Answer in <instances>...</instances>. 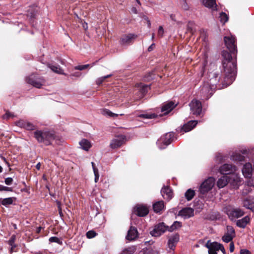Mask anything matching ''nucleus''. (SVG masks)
<instances>
[{"label":"nucleus","instance_id":"3c124183","mask_svg":"<svg viewBox=\"0 0 254 254\" xmlns=\"http://www.w3.org/2000/svg\"><path fill=\"white\" fill-rule=\"evenodd\" d=\"M193 128H179V132L183 134L184 132H187L190 131ZM177 131H179L177 130Z\"/></svg>","mask_w":254,"mask_h":254},{"label":"nucleus","instance_id":"680f3d73","mask_svg":"<svg viewBox=\"0 0 254 254\" xmlns=\"http://www.w3.org/2000/svg\"><path fill=\"white\" fill-rule=\"evenodd\" d=\"M0 158L5 163V164H6L7 165V166L9 167V164L6 161L5 158L3 157V156H0Z\"/></svg>","mask_w":254,"mask_h":254},{"label":"nucleus","instance_id":"a18cd8bd","mask_svg":"<svg viewBox=\"0 0 254 254\" xmlns=\"http://www.w3.org/2000/svg\"><path fill=\"white\" fill-rule=\"evenodd\" d=\"M15 240V236L12 235L8 241V244L10 246H11V250L13 249V248L15 247V245H14Z\"/></svg>","mask_w":254,"mask_h":254},{"label":"nucleus","instance_id":"f704fd0d","mask_svg":"<svg viewBox=\"0 0 254 254\" xmlns=\"http://www.w3.org/2000/svg\"><path fill=\"white\" fill-rule=\"evenodd\" d=\"M162 136L163 137H165V141L166 142H168L169 144H170L174 138V134L173 132H167Z\"/></svg>","mask_w":254,"mask_h":254},{"label":"nucleus","instance_id":"de8ad7c7","mask_svg":"<svg viewBox=\"0 0 254 254\" xmlns=\"http://www.w3.org/2000/svg\"><path fill=\"white\" fill-rule=\"evenodd\" d=\"M0 191H12V189L10 187L0 185Z\"/></svg>","mask_w":254,"mask_h":254},{"label":"nucleus","instance_id":"aec40b11","mask_svg":"<svg viewBox=\"0 0 254 254\" xmlns=\"http://www.w3.org/2000/svg\"><path fill=\"white\" fill-rule=\"evenodd\" d=\"M179 241V235L174 234L170 236L168 238V246L171 250H173Z\"/></svg>","mask_w":254,"mask_h":254},{"label":"nucleus","instance_id":"4be33fe9","mask_svg":"<svg viewBox=\"0 0 254 254\" xmlns=\"http://www.w3.org/2000/svg\"><path fill=\"white\" fill-rule=\"evenodd\" d=\"M161 193L163 198L167 200H170L173 197V192L168 187H164L161 190Z\"/></svg>","mask_w":254,"mask_h":254},{"label":"nucleus","instance_id":"e433bc0d","mask_svg":"<svg viewBox=\"0 0 254 254\" xmlns=\"http://www.w3.org/2000/svg\"><path fill=\"white\" fill-rule=\"evenodd\" d=\"M50 68L55 72L63 74V70L60 67L59 65H51Z\"/></svg>","mask_w":254,"mask_h":254},{"label":"nucleus","instance_id":"b1692460","mask_svg":"<svg viewBox=\"0 0 254 254\" xmlns=\"http://www.w3.org/2000/svg\"><path fill=\"white\" fill-rule=\"evenodd\" d=\"M136 209L137 214L139 216L143 217L149 212L148 208L144 205H138Z\"/></svg>","mask_w":254,"mask_h":254},{"label":"nucleus","instance_id":"c85d7f7f","mask_svg":"<svg viewBox=\"0 0 254 254\" xmlns=\"http://www.w3.org/2000/svg\"><path fill=\"white\" fill-rule=\"evenodd\" d=\"M165 137H163V136H161V137L157 140V145L158 148L160 149H163L165 148L169 144L168 142H166L165 141Z\"/></svg>","mask_w":254,"mask_h":254},{"label":"nucleus","instance_id":"6e6d98bb","mask_svg":"<svg viewBox=\"0 0 254 254\" xmlns=\"http://www.w3.org/2000/svg\"><path fill=\"white\" fill-rule=\"evenodd\" d=\"M252 204H250L247 200H245L243 202V206L248 208V209H252V207L251 206Z\"/></svg>","mask_w":254,"mask_h":254},{"label":"nucleus","instance_id":"f03ea898","mask_svg":"<svg viewBox=\"0 0 254 254\" xmlns=\"http://www.w3.org/2000/svg\"><path fill=\"white\" fill-rule=\"evenodd\" d=\"M177 104L173 101H169L164 103L161 107L160 114L157 115L152 113H146L141 114L138 116L147 119H156L158 116L161 117L164 115H166L169 114L174 108L176 107Z\"/></svg>","mask_w":254,"mask_h":254},{"label":"nucleus","instance_id":"4c0bfd02","mask_svg":"<svg viewBox=\"0 0 254 254\" xmlns=\"http://www.w3.org/2000/svg\"><path fill=\"white\" fill-rule=\"evenodd\" d=\"M135 249L133 247H128L122 251L120 254H132L135 252Z\"/></svg>","mask_w":254,"mask_h":254},{"label":"nucleus","instance_id":"f3484780","mask_svg":"<svg viewBox=\"0 0 254 254\" xmlns=\"http://www.w3.org/2000/svg\"><path fill=\"white\" fill-rule=\"evenodd\" d=\"M235 236V230L233 227L228 226L227 227V232L222 237V240L226 243L231 242Z\"/></svg>","mask_w":254,"mask_h":254},{"label":"nucleus","instance_id":"052dcab7","mask_svg":"<svg viewBox=\"0 0 254 254\" xmlns=\"http://www.w3.org/2000/svg\"><path fill=\"white\" fill-rule=\"evenodd\" d=\"M155 47V44L154 43L152 44L148 48V51L151 52L152 51Z\"/></svg>","mask_w":254,"mask_h":254},{"label":"nucleus","instance_id":"f257e3e1","mask_svg":"<svg viewBox=\"0 0 254 254\" xmlns=\"http://www.w3.org/2000/svg\"><path fill=\"white\" fill-rule=\"evenodd\" d=\"M223 61V66L225 72V81L229 84L235 80L237 73V64L236 59L233 60L231 54L227 51L222 52Z\"/></svg>","mask_w":254,"mask_h":254},{"label":"nucleus","instance_id":"a878e982","mask_svg":"<svg viewBox=\"0 0 254 254\" xmlns=\"http://www.w3.org/2000/svg\"><path fill=\"white\" fill-rule=\"evenodd\" d=\"M136 87L140 92V98L143 97L146 93L148 92V90L149 88V86L143 84L142 83L138 84Z\"/></svg>","mask_w":254,"mask_h":254},{"label":"nucleus","instance_id":"2f4dec72","mask_svg":"<svg viewBox=\"0 0 254 254\" xmlns=\"http://www.w3.org/2000/svg\"><path fill=\"white\" fill-rule=\"evenodd\" d=\"M16 126L18 127H28L31 126V124L24 119H20L15 123Z\"/></svg>","mask_w":254,"mask_h":254},{"label":"nucleus","instance_id":"4d7b16f0","mask_svg":"<svg viewBox=\"0 0 254 254\" xmlns=\"http://www.w3.org/2000/svg\"><path fill=\"white\" fill-rule=\"evenodd\" d=\"M240 254H251V253L248 250L242 249L240 251Z\"/></svg>","mask_w":254,"mask_h":254},{"label":"nucleus","instance_id":"79ce46f5","mask_svg":"<svg viewBox=\"0 0 254 254\" xmlns=\"http://www.w3.org/2000/svg\"><path fill=\"white\" fill-rule=\"evenodd\" d=\"M49 241L51 243H56L60 245H62V241L60 239L57 237H52L50 238Z\"/></svg>","mask_w":254,"mask_h":254},{"label":"nucleus","instance_id":"6ab92c4d","mask_svg":"<svg viewBox=\"0 0 254 254\" xmlns=\"http://www.w3.org/2000/svg\"><path fill=\"white\" fill-rule=\"evenodd\" d=\"M178 215L184 219H188L194 215V209L190 207L184 208L179 212Z\"/></svg>","mask_w":254,"mask_h":254},{"label":"nucleus","instance_id":"6e6552de","mask_svg":"<svg viewBox=\"0 0 254 254\" xmlns=\"http://www.w3.org/2000/svg\"><path fill=\"white\" fill-rule=\"evenodd\" d=\"M214 91L215 90L212 89L208 83L204 82L203 85L200 87L199 94L203 99L207 100L212 95Z\"/></svg>","mask_w":254,"mask_h":254},{"label":"nucleus","instance_id":"412c9836","mask_svg":"<svg viewBox=\"0 0 254 254\" xmlns=\"http://www.w3.org/2000/svg\"><path fill=\"white\" fill-rule=\"evenodd\" d=\"M253 167L250 163H246L242 169V173L245 178H250L252 175Z\"/></svg>","mask_w":254,"mask_h":254},{"label":"nucleus","instance_id":"39448f33","mask_svg":"<svg viewBox=\"0 0 254 254\" xmlns=\"http://www.w3.org/2000/svg\"><path fill=\"white\" fill-rule=\"evenodd\" d=\"M225 211L229 217L232 219L239 218L245 214L244 211L240 208H233L230 205L225 207Z\"/></svg>","mask_w":254,"mask_h":254},{"label":"nucleus","instance_id":"e2e57ef3","mask_svg":"<svg viewBox=\"0 0 254 254\" xmlns=\"http://www.w3.org/2000/svg\"><path fill=\"white\" fill-rule=\"evenodd\" d=\"M219 250H220L224 254H225V249L222 245H221V247L220 249H219Z\"/></svg>","mask_w":254,"mask_h":254},{"label":"nucleus","instance_id":"1a4fd4ad","mask_svg":"<svg viewBox=\"0 0 254 254\" xmlns=\"http://www.w3.org/2000/svg\"><path fill=\"white\" fill-rule=\"evenodd\" d=\"M168 230V226H166L164 223H160L155 225L153 230L150 233L153 237H159Z\"/></svg>","mask_w":254,"mask_h":254},{"label":"nucleus","instance_id":"338daca9","mask_svg":"<svg viewBox=\"0 0 254 254\" xmlns=\"http://www.w3.org/2000/svg\"><path fill=\"white\" fill-rule=\"evenodd\" d=\"M80 73L79 72H75L74 73H72L71 74L72 76H79L80 75Z\"/></svg>","mask_w":254,"mask_h":254},{"label":"nucleus","instance_id":"f8f14e48","mask_svg":"<svg viewBox=\"0 0 254 254\" xmlns=\"http://www.w3.org/2000/svg\"><path fill=\"white\" fill-rule=\"evenodd\" d=\"M137 37V35L134 34L129 33L123 35L121 38L120 44L123 46L129 45L131 44Z\"/></svg>","mask_w":254,"mask_h":254},{"label":"nucleus","instance_id":"c03bdc74","mask_svg":"<svg viewBox=\"0 0 254 254\" xmlns=\"http://www.w3.org/2000/svg\"><path fill=\"white\" fill-rule=\"evenodd\" d=\"M180 4L182 8L184 10H188L189 6L186 2V0H180Z\"/></svg>","mask_w":254,"mask_h":254},{"label":"nucleus","instance_id":"423d86ee","mask_svg":"<svg viewBox=\"0 0 254 254\" xmlns=\"http://www.w3.org/2000/svg\"><path fill=\"white\" fill-rule=\"evenodd\" d=\"M215 184V179L210 177L204 181L199 188V191L201 194H205L210 190Z\"/></svg>","mask_w":254,"mask_h":254},{"label":"nucleus","instance_id":"603ef678","mask_svg":"<svg viewBox=\"0 0 254 254\" xmlns=\"http://www.w3.org/2000/svg\"><path fill=\"white\" fill-rule=\"evenodd\" d=\"M164 32L163 27L161 26H159L158 30V36L160 37H162L163 36Z\"/></svg>","mask_w":254,"mask_h":254},{"label":"nucleus","instance_id":"58836bf2","mask_svg":"<svg viewBox=\"0 0 254 254\" xmlns=\"http://www.w3.org/2000/svg\"><path fill=\"white\" fill-rule=\"evenodd\" d=\"M197 124V121L191 120L189 121L187 124H184L182 127H195Z\"/></svg>","mask_w":254,"mask_h":254},{"label":"nucleus","instance_id":"4468645a","mask_svg":"<svg viewBox=\"0 0 254 254\" xmlns=\"http://www.w3.org/2000/svg\"><path fill=\"white\" fill-rule=\"evenodd\" d=\"M205 247L208 249L209 254H216V251H218L221 247V244L217 242H211L210 240L208 241Z\"/></svg>","mask_w":254,"mask_h":254},{"label":"nucleus","instance_id":"ea45409f","mask_svg":"<svg viewBox=\"0 0 254 254\" xmlns=\"http://www.w3.org/2000/svg\"><path fill=\"white\" fill-rule=\"evenodd\" d=\"M95 64V63H93L91 64H87L85 65H79L74 67V69L76 70H83L88 67H92Z\"/></svg>","mask_w":254,"mask_h":254},{"label":"nucleus","instance_id":"dca6fc26","mask_svg":"<svg viewBox=\"0 0 254 254\" xmlns=\"http://www.w3.org/2000/svg\"><path fill=\"white\" fill-rule=\"evenodd\" d=\"M208 81H206V83H208L209 86L212 88L214 90H215L217 88V84L219 81L220 77L219 74L217 73H211L209 75Z\"/></svg>","mask_w":254,"mask_h":254},{"label":"nucleus","instance_id":"0e129e2a","mask_svg":"<svg viewBox=\"0 0 254 254\" xmlns=\"http://www.w3.org/2000/svg\"><path fill=\"white\" fill-rule=\"evenodd\" d=\"M131 11L133 13H135V14H137V9L135 8V7H132V9H131Z\"/></svg>","mask_w":254,"mask_h":254},{"label":"nucleus","instance_id":"5701e85b","mask_svg":"<svg viewBox=\"0 0 254 254\" xmlns=\"http://www.w3.org/2000/svg\"><path fill=\"white\" fill-rule=\"evenodd\" d=\"M202 4L206 7L212 10L217 9V4L215 0H201Z\"/></svg>","mask_w":254,"mask_h":254},{"label":"nucleus","instance_id":"20e7f679","mask_svg":"<svg viewBox=\"0 0 254 254\" xmlns=\"http://www.w3.org/2000/svg\"><path fill=\"white\" fill-rule=\"evenodd\" d=\"M34 135L38 142H43L46 145H49L53 138V134L47 131L37 130L35 132Z\"/></svg>","mask_w":254,"mask_h":254},{"label":"nucleus","instance_id":"cd10ccee","mask_svg":"<svg viewBox=\"0 0 254 254\" xmlns=\"http://www.w3.org/2000/svg\"><path fill=\"white\" fill-rule=\"evenodd\" d=\"M101 114L103 116H106L107 117H111V118H117L119 115L120 116L123 115V114H117L114 113L112 112L111 111H110L109 110L107 109H104L102 110Z\"/></svg>","mask_w":254,"mask_h":254},{"label":"nucleus","instance_id":"69168bd1","mask_svg":"<svg viewBox=\"0 0 254 254\" xmlns=\"http://www.w3.org/2000/svg\"><path fill=\"white\" fill-rule=\"evenodd\" d=\"M145 19L147 21V23H148V26L149 27H150V25H151V23H150V20H149L148 18L147 17H145Z\"/></svg>","mask_w":254,"mask_h":254},{"label":"nucleus","instance_id":"393cba45","mask_svg":"<svg viewBox=\"0 0 254 254\" xmlns=\"http://www.w3.org/2000/svg\"><path fill=\"white\" fill-rule=\"evenodd\" d=\"M250 218L249 216H246L241 219H239L237 221L236 225L240 228H244L250 222Z\"/></svg>","mask_w":254,"mask_h":254},{"label":"nucleus","instance_id":"7c9ffc66","mask_svg":"<svg viewBox=\"0 0 254 254\" xmlns=\"http://www.w3.org/2000/svg\"><path fill=\"white\" fill-rule=\"evenodd\" d=\"M15 198L14 197H7L5 198H0V203L5 206L12 204Z\"/></svg>","mask_w":254,"mask_h":254},{"label":"nucleus","instance_id":"7ed1b4c3","mask_svg":"<svg viewBox=\"0 0 254 254\" xmlns=\"http://www.w3.org/2000/svg\"><path fill=\"white\" fill-rule=\"evenodd\" d=\"M239 181V178L234 174H231L229 176L224 175L218 179L217 182V186L219 188H223L229 183L231 184H237Z\"/></svg>","mask_w":254,"mask_h":254},{"label":"nucleus","instance_id":"37998d69","mask_svg":"<svg viewBox=\"0 0 254 254\" xmlns=\"http://www.w3.org/2000/svg\"><path fill=\"white\" fill-rule=\"evenodd\" d=\"M112 75V74H109L98 78L96 80V83L98 85L101 84L106 78L111 77Z\"/></svg>","mask_w":254,"mask_h":254},{"label":"nucleus","instance_id":"9b49d317","mask_svg":"<svg viewBox=\"0 0 254 254\" xmlns=\"http://www.w3.org/2000/svg\"><path fill=\"white\" fill-rule=\"evenodd\" d=\"M189 105L193 114L195 115H200L202 112V104L199 101L193 99L191 101Z\"/></svg>","mask_w":254,"mask_h":254},{"label":"nucleus","instance_id":"bb28decb","mask_svg":"<svg viewBox=\"0 0 254 254\" xmlns=\"http://www.w3.org/2000/svg\"><path fill=\"white\" fill-rule=\"evenodd\" d=\"M137 231L136 228L130 227L127 236V239L128 240H133L137 237Z\"/></svg>","mask_w":254,"mask_h":254},{"label":"nucleus","instance_id":"72a5a7b5","mask_svg":"<svg viewBox=\"0 0 254 254\" xmlns=\"http://www.w3.org/2000/svg\"><path fill=\"white\" fill-rule=\"evenodd\" d=\"M195 194V192L193 190L190 189L187 190L185 194V197L186 199L190 201L194 197Z\"/></svg>","mask_w":254,"mask_h":254},{"label":"nucleus","instance_id":"ddd939ff","mask_svg":"<svg viewBox=\"0 0 254 254\" xmlns=\"http://www.w3.org/2000/svg\"><path fill=\"white\" fill-rule=\"evenodd\" d=\"M241 154L239 151H235L231 155V159L234 161L242 162L245 160V156L248 153V150L246 149H243L241 150Z\"/></svg>","mask_w":254,"mask_h":254},{"label":"nucleus","instance_id":"49530a36","mask_svg":"<svg viewBox=\"0 0 254 254\" xmlns=\"http://www.w3.org/2000/svg\"><path fill=\"white\" fill-rule=\"evenodd\" d=\"M96 236V233L94 231H89L86 233V236L89 239L93 238Z\"/></svg>","mask_w":254,"mask_h":254},{"label":"nucleus","instance_id":"9d476101","mask_svg":"<svg viewBox=\"0 0 254 254\" xmlns=\"http://www.w3.org/2000/svg\"><path fill=\"white\" fill-rule=\"evenodd\" d=\"M224 42L227 48L232 53L235 54L237 52V47L235 45V38L234 36H225Z\"/></svg>","mask_w":254,"mask_h":254},{"label":"nucleus","instance_id":"774afa93","mask_svg":"<svg viewBox=\"0 0 254 254\" xmlns=\"http://www.w3.org/2000/svg\"><path fill=\"white\" fill-rule=\"evenodd\" d=\"M40 167H41V164H40V163H38V164H37V165L36 166V169H38V170H39L40 169Z\"/></svg>","mask_w":254,"mask_h":254},{"label":"nucleus","instance_id":"8fccbe9b","mask_svg":"<svg viewBox=\"0 0 254 254\" xmlns=\"http://www.w3.org/2000/svg\"><path fill=\"white\" fill-rule=\"evenodd\" d=\"M13 114L9 112H6L5 114L3 115V118L4 119H8L10 118H13Z\"/></svg>","mask_w":254,"mask_h":254},{"label":"nucleus","instance_id":"0eeeda50","mask_svg":"<svg viewBox=\"0 0 254 254\" xmlns=\"http://www.w3.org/2000/svg\"><path fill=\"white\" fill-rule=\"evenodd\" d=\"M26 82L33 86L40 88L44 84L45 80L41 76L36 74H31L26 78Z\"/></svg>","mask_w":254,"mask_h":254},{"label":"nucleus","instance_id":"c756f323","mask_svg":"<svg viewBox=\"0 0 254 254\" xmlns=\"http://www.w3.org/2000/svg\"><path fill=\"white\" fill-rule=\"evenodd\" d=\"M164 207V202L159 201L155 203L153 205V208L155 212L158 213L162 211Z\"/></svg>","mask_w":254,"mask_h":254},{"label":"nucleus","instance_id":"2eb2a0df","mask_svg":"<svg viewBox=\"0 0 254 254\" xmlns=\"http://www.w3.org/2000/svg\"><path fill=\"white\" fill-rule=\"evenodd\" d=\"M126 141V137L124 135L116 136L112 140L110 143V147L112 149H116L121 147Z\"/></svg>","mask_w":254,"mask_h":254},{"label":"nucleus","instance_id":"473e14b6","mask_svg":"<svg viewBox=\"0 0 254 254\" xmlns=\"http://www.w3.org/2000/svg\"><path fill=\"white\" fill-rule=\"evenodd\" d=\"M80 145L81 146V148L85 150H88V149L91 147V144L89 141H88L86 139H82L80 142H79Z\"/></svg>","mask_w":254,"mask_h":254},{"label":"nucleus","instance_id":"13d9d810","mask_svg":"<svg viewBox=\"0 0 254 254\" xmlns=\"http://www.w3.org/2000/svg\"><path fill=\"white\" fill-rule=\"evenodd\" d=\"M234 249H235L234 244L233 242H232L230 244V251L231 252H233L234 251Z\"/></svg>","mask_w":254,"mask_h":254},{"label":"nucleus","instance_id":"a19ab883","mask_svg":"<svg viewBox=\"0 0 254 254\" xmlns=\"http://www.w3.org/2000/svg\"><path fill=\"white\" fill-rule=\"evenodd\" d=\"M219 18L221 22L223 24L228 20V16L225 12H222L220 14Z\"/></svg>","mask_w":254,"mask_h":254},{"label":"nucleus","instance_id":"09e8293b","mask_svg":"<svg viewBox=\"0 0 254 254\" xmlns=\"http://www.w3.org/2000/svg\"><path fill=\"white\" fill-rule=\"evenodd\" d=\"M216 161L217 162H221L223 160V157L220 153H218L215 157Z\"/></svg>","mask_w":254,"mask_h":254},{"label":"nucleus","instance_id":"a211bd4d","mask_svg":"<svg viewBox=\"0 0 254 254\" xmlns=\"http://www.w3.org/2000/svg\"><path fill=\"white\" fill-rule=\"evenodd\" d=\"M236 171V167L229 164H225L219 168L221 174L227 175L233 173Z\"/></svg>","mask_w":254,"mask_h":254},{"label":"nucleus","instance_id":"c9c22d12","mask_svg":"<svg viewBox=\"0 0 254 254\" xmlns=\"http://www.w3.org/2000/svg\"><path fill=\"white\" fill-rule=\"evenodd\" d=\"M182 224L179 221H175L174 223L170 227H168V231L173 232L179 228L181 227Z\"/></svg>","mask_w":254,"mask_h":254},{"label":"nucleus","instance_id":"5fc2aeb1","mask_svg":"<svg viewBox=\"0 0 254 254\" xmlns=\"http://www.w3.org/2000/svg\"><path fill=\"white\" fill-rule=\"evenodd\" d=\"M13 182V179L12 178H6L5 179L4 183L7 185H10Z\"/></svg>","mask_w":254,"mask_h":254},{"label":"nucleus","instance_id":"bf43d9fd","mask_svg":"<svg viewBox=\"0 0 254 254\" xmlns=\"http://www.w3.org/2000/svg\"><path fill=\"white\" fill-rule=\"evenodd\" d=\"M82 25L83 28L85 31H87V30L88 29L87 23L86 22H83L82 23Z\"/></svg>","mask_w":254,"mask_h":254},{"label":"nucleus","instance_id":"864d4df0","mask_svg":"<svg viewBox=\"0 0 254 254\" xmlns=\"http://www.w3.org/2000/svg\"><path fill=\"white\" fill-rule=\"evenodd\" d=\"M94 174L95 176V183H97L99 179V174L98 172V170L94 169Z\"/></svg>","mask_w":254,"mask_h":254}]
</instances>
